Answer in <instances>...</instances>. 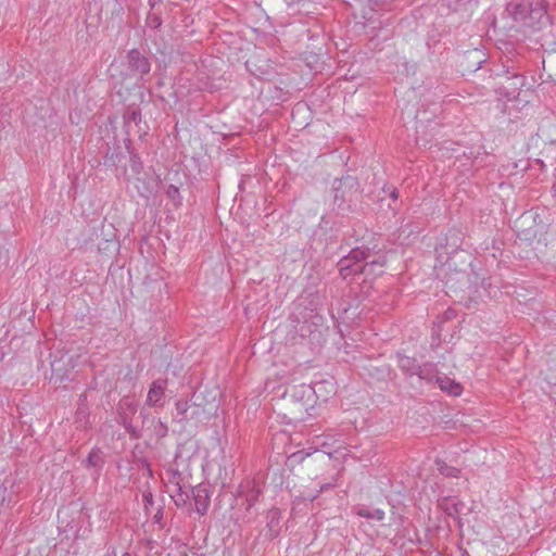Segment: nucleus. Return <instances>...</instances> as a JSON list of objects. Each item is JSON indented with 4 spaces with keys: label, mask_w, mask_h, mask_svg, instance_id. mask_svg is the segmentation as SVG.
Masks as SVG:
<instances>
[{
    "label": "nucleus",
    "mask_w": 556,
    "mask_h": 556,
    "mask_svg": "<svg viewBox=\"0 0 556 556\" xmlns=\"http://www.w3.org/2000/svg\"><path fill=\"white\" fill-rule=\"evenodd\" d=\"M384 264V256L371 254L368 248H355L339 261L338 267L344 279L358 274L368 279L380 276Z\"/></svg>",
    "instance_id": "1"
},
{
    "label": "nucleus",
    "mask_w": 556,
    "mask_h": 556,
    "mask_svg": "<svg viewBox=\"0 0 556 556\" xmlns=\"http://www.w3.org/2000/svg\"><path fill=\"white\" fill-rule=\"evenodd\" d=\"M507 14L521 27L531 31L542 28L547 20L546 11L540 0H515L506 5Z\"/></svg>",
    "instance_id": "2"
},
{
    "label": "nucleus",
    "mask_w": 556,
    "mask_h": 556,
    "mask_svg": "<svg viewBox=\"0 0 556 556\" xmlns=\"http://www.w3.org/2000/svg\"><path fill=\"white\" fill-rule=\"evenodd\" d=\"M117 421L122 425L127 433L132 439H139L142 437V428L146 420L149 418V414L143 409L140 410L139 417L142 418V424L138 425L135 422V416L138 410V403L134 397L124 396L117 404Z\"/></svg>",
    "instance_id": "3"
},
{
    "label": "nucleus",
    "mask_w": 556,
    "mask_h": 556,
    "mask_svg": "<svg viewBox=\"0 0 556 556\" xmlns=\"http://www.w3.org/2000/svg\"><path fill=\"white\" fill-rule=\"evenodd\" d=\"M50 357L52 378L60 382L70 379L72 370H74L80 362V355L68 351H55L50 354Z\"/></svg>",
    "instance_id": "4"
},
{
    "label": "nucleus",
    "mask_w": 556,
    "mask_h": 556,
    "mask_svg": "<svg viewBox=\"0 0 556 556\" xmlns=\"http://www.w3.org/2000/svg\"><path fill=\"white\" fill-rule=\"evenodd\" d=\"M357 182L351 176L341 179H334L332 184L333 205L338 208H343L344 204L351 199L349 195L353 190L356 191Z\"/></svg>",
    "instance_id": "5"
},
{
    "label": "nucleus",
    "mask_w": 556,
    "mask_h": 556,
    "mask_svg": "<svg viewBox=\"0 0 556 556\" xmlns=\"http://www.w3.org/2000/svg\"><path fill=\"white\" fill-rule=\"evenodd\" d=\"M128 71L144 80V76L150 73L151 64L149 59L140 51L132 49L127 53Z\"/></svg>",
    "instance_id": "6"
},
{
    "label": "nucleus",
    "mask_w": 556,
    "mask_h": 556,
    "mask_svg": "<svg viewBox=\"0 0 556 556\" xmlns=\"http://www.w3.org/2000/svg\"><path fill=\"white\" fill-rule=\"evenodd\" d=\"M167 379L154 380L148 391L146 405L149 407H163L165 405Z\"/></svg>",
    "instance_id": "7"
},
{
    "label": "nucleus",
    "mask_w": 556,
    "mask_h": 556,
    "mask_svg": "<svg viewBox=\"0 0 556 556\" xmlns=\"http://www.w3.org/2000/svg\"><path fill=\"white\" fill-rule=\"evenodd\" d=\"M397 366L407 376L427 377V367H421L414 357L397 353Z\"/></svg>",
    "instance_id": "8"
},
{
    "label": "nucleus",
    "mask_w": 556,
    "mask_h": 556,
    "mask_svg": "<svg viewBox=\"0 0 556 556\" xmlns=\"http://www.w3.org/2000/svg\"><path fill=\"white\" fill-rule=\"evenodd\" d=\"M261 492V489L253 481H247L244 484L240 485L239 495L244 498L247 510H250L255 505Z\"/></svg>",
    "instance_id": "9"
},
{
    "label": "nucleus",
    "mask_w": 556,
    "mask_h": 556,
    "mask_svg": "<svg viewBox=\"0 0 556 556\" xmlns=\"http://www.w3.org/2000/svg\"><path fill=\"white\" fill-rule=\"evenodd\" d=\"M192 496L194 500L195 510L204 515L210 506V494L208 490L199 484L192 489Z\"/></svg>",
    "instance_id": "10"
},
{
    "label": "nucleus",
    "mask_w": 556,
    "mask_h": 556,
    "mask_svg": "<svg viewBox=\"0 0 556 556\" xmlns=\"http://www.w3.org/2000/svg\"><path fill=\"white\" fill-rule=\"evenodd\" d=\"M439 506L448 516L456 517L463 511L465 504L456 497L446 496L439 500Z\"/></svg>",
    "instance_id": "11"
},
{
    "label": "nucleus",
    "mask_w": 556,
    "mask_h": 556,
    "mask_svg": "<svg viewBox=\"0 0 556 556\" xmlns=\"http://www.w3.org/2000/svg\"><path fill=\"white\" fill-rule=\"evenodd\" d=\"M507 85H503L505 89V96L508 99L515 98L518 90H520L525 85V77L519 74H513L511 76L506 77Z\"/></svg>",
    "instance_id": "12"
},
{
    "label": "nucleus",
    "mask_w": 556,
    "mask_h": 556,
    "mask_svg": "<svg viewBox=\"0 0 556 556\" xmlns=\"http://www.w3.org/2000/svg\"><path fill=\"white\" fill-rule=\"evenodd\" d=\"M539 136H541L544 140L554 143L556 142V118L555 119H544L539 127Z\"/></svg>",
    "instance_id": "13"
},
{
    "label": "nucleus",
    "mask_w": 556,
    "mask_h": 556,
    "mask_svg": "<svg viewBox=\"0 0 556 556\" xmlns=\"http://www.w3.org/2000/svg\"><path fill=\"white\" fill-rule=\"evenodd\" d=\"M437 383L439 384L440 389L442 391L447 392L451 395H459L462 393V386L454 380L450 379L448 377H437Z\"/></svg>",
    "instance_id": "14"
},
{
    "label": "nucleus",
    "mask_w": 556,
    "mask_h": 556,
    "mask_svg": "<svg viewBox=\"0 0 556 556\" xmlns=\"http://www.w3.org/2000/svg\"><path fill=\"white\" fill-rule=\"evenodd\" d=\"M103 464L104 458L102 452L99 448H92L87 459L85 460V466L87 468H94L97 475H99V470L102 468Z\"/></svg>",
    "instance_id": "15"
},
{
    "label": "nucleus",
    "mask_w": 556,
    "mask_h": 556,
    "mask_svg": "<svg viewBox=\"0 0 556 556\" xmlns=\"http://www.w3.org/2000/svg\"><path fill=\"white\" fill-rule=\"evenodd\" d=\"M356 514L361 517L374 519L377 521H381L384 518V511L380 508L370 509L366 506H359L356 510Z\"/></svg>",
    "instance_id": "16"
},
{
    "label": "nucleus",
    "mask_w": 556,
    "mask_h": 556,
    "mask_svg": "<svg viewBox=\"0 0 556 556\" xmlns=\"http://www.w3.org/2000/svg\"><path fill=\"white\" fill-rule=\"evenodd\" d=\"M123 118L126 125H129L130 123L138 125L141 122V111L140 109L130 105L126 109Z\"/></svg>",
    "instance_id": "17"
},
{
    "label": "nucleus",
    "mask_w": 556,
    "mask_h": 556,
    "mask_svg": "<svg viewBox=\"0 0 556 556\" xmlns=\"http://www.w3.org/2000/svg\"><path fill=\"white\" fill-rule=\"evenodd\" d=\"M312 391V388L305 384H301L299 387H293L290 391L285 393V399L291 396L292 399L302 400L306 395H308Z\"/></svg>",
    "instance_id": "18"
},
{
    "label": "nucleus",
    "mask_w": 556,
    "mask_h": 556,
    "mask_svg": "<svg viewBox=\"0 0 556 556\" xmlns=\"http://www.w3.org/2000/svg\"><path fill=\"white\" fill-rule=\"evenodd\" d=\"M177 492L172 495L176 506L180 507L186 505L187 501L189 500V495L182 491V488L180 486L179 482H176Z\"/></svg>",
    "instance_id": "19"
},
{
    "label": "nucleus",
    "mask_w": 556,
    "mask_h": 556,
    "mask_svg": "<svg viewBox=\"0 0 556 556\" xmlns=\"http://www.w3.org/2000/svg\"><path fill=\"white\" fill-rule=\"evenodd\" d=\"M438 470L446 477H457L459 470L455 467L446 465L444 462L437 460Z\"/></svg>",
    "instance_id": "20"
},
{
    "label": "nucleus",
    "mask_w": 556,
    "mask_h": 556,
    "mask_svg": "<svg viewBox=\"0 0 556 556\" xmlns=\"http://www.w3.org/2000/svg\"><path fill=\"white\" fill-rule=\"evenodd\" d=\"M190 408V405L187 401L179 400L176 402V412L177 417H179L180 420L188 419L187 413Z\"/></svg>",
    "instance_id": "21"
},
{
    "label": "nucleus",
    "mask_w": 556,
    "mask_h": 556,
    "mask_svg": "<svg viewBox=\"0 0 556 556\" xmlns=\"http://www.w3.org/2000/svg\"><path fill=\"white\" fill-rule=\"evenodd\" d=\"M308 455L309 454L304 451H298L288 457L287 465L294 466L295 464H301Z\"/></svg>",
    "instance_id": "22"
},
{
    "label": "nucleus",
    "mask_w": 556,
    "mask_h": 556,
    "mask_svg": "<svg viewBox=\"0 0 556 556\" xmlns=\"http://www.w3.org/2000/svg\"><path fill=\"white\" fill-rule=\"evenodd\" d=\"M279 518H280V513L278 509H271L268 511V515H267V519H268V522H267V526L269 527V530L274 532L275 530V527L278 526L279 523Z\"/></svg>",
    "instance_id": "23"
},
{
    "label": "nucleus",
    "mask_w": 556,
    "mask_h": 556,
    "mask_svg": "<svg viewBox=\"0 0 556 556\" xmlns=\"http://www.w3.org/2000/svg\"><path fill=\"white\" fill-rule=\"evenodd\" d=\"M441 324H442V321H440L439 324H434V326L432 328V336H431L432 337V342H431L432 346L433 345L438 346L440 344V341H441V339H440V337H441V333H440V331H441Z\"/></svg>",
    "instance_id": "24"
},
{
    "label": "nucleus",
    "mask_w": 556,
    "mask_h": 556,
    "mask_svg": "<svg viewBox=\"0 0 556 556\" xmlns=\"http://www.w3.org/2000/svg\"><path fill=\"white\" fill-rule=\"evenodd\" d=\"M162 24V20L156 14H149L147 17V25L152 28H157Z\"/></svg>",
    "instance_id": "25"
},
{
    "label": "nucleus",
    "mask_w": 556,
    "mask_h": 556,
    "mask_svg": "<svg viewBox=\"0 0 556 556\" xmlns=\"http://www.w3.org/2000/svg\"><path fill=\"white\" fill-rule=\"evenodd\" d=\"M154 431H155V434L159 438H164L167 434L168 428H167V426L164 422H162L159 419L157 422H156V426L154 428Z\"/></svg>",
    "instance_id": "26"
},
{
    "label": "nucleus",
    "mask_w": 556,
    "mask_h": 556,
    "mask_svg": "<svg viewBox=\"0 0 556 556\" xmlns=\"http://www.w3.org/2000/svg\"><path fill=\"white\" fill-rule=\"evenodd\" d=\"M422 367H427L426 369V375L427 377H419L420 379H425V380H432V378H437L438 376L434 375V366L432 364H426L424 365Z\"/></svg>",
    "instance_id": "27"
},
{
    "label": "nucleus",
    "mask_w": 556,
    "mask_h": 556,
    "mask_svg": "<svg viewBox=\"0 0 556 556\" xmlns=\"http://www.w3.org/2000/svg\"><path fill=\"white\" fill-rule=\"evenodd\" d=\"M336 486V483L334 482H329V483H324L319 486V490L317 491L318 493H323V492H326L328 490H331Z\"/></svg>",
    "instance_id": "28"
},
{
    "label": "nucleus",
    "mask_w": 556,
    "mask_h": 556,
    "mask_svg": "<svg viewBox=\"0 0 556 556\" xmlns=\"http://www.w3.org/2000/svg\"><path fill=\"white\" fill-rule=\"evenodd\" d=\"M384 191H389V195L392 200H397L399 198V191L396 188L389 187L388 190L383 189Z\"/></svg>",
    "instance_id": "29"
},
{
    "label": "nucleus",
    "mask_w": 556,
    "mask_h": 556,
    "mask_svg": "<svg viewBox=\"0 0 556 556\" xmlns=\"http://www.w3.org/2000/svg\"><path fill=\"white\" fill-rule=\"evenodd\" d=\"M7 493H8V489L4 484H1L0 485V505L3 504L4 500H5V496H7Z\"/></svg>",
    "instance_id": "30"
},
{
    "label": "nucleus",
    "mask_w": 556,
    "mask_h": 556,
    "mask_svg": "<svg viewBox=\"0 0 556 556\" xmlns=\"http://www.w3.org/2000/svg\"><path fill=\"white\" fill-rule=\"evenodd\" d=\"M167 193L169 198L174 199L179 193V190L177 187L170 185Z\"/></svg>",
    "instance_id": "31"
},
{
    "label": "nucleus",
    "mask_w": 556,
    "mask_h": 556,
    "mask_svg": "<svg viewBox=\"0 0 556 556\" xmlns=\"http://www.w3.org/2000/svg\"><path fill=\"white\" fill-rule=\"evenodd\" d=\"M143 497L147 503H149V504L152 503V494L151 493L143 494Z\"/></svg>",
    "instance_id": "32"
},
{
    "label": "nucleus",
    "mask_w": 556,
    "mask_h": 556,
    "mask_svg": "<svg viewBox=\"0 0 556 556\" xmlns=\"http://www.w3.org/2000/svg\"><path fill=\"white\" fill-rule=\"evenodd\" d=\"M453 316H454V312L453 311L448 309V311L445 312V319H450Z\"/></svg>",
    "instance_id": "33"
},
{
    "label": "nucleus",
    "mask_w": 556,
    "mask_h": 556,
    "mask_svg": "<svg viewBox=\"0 0 556 556\" xmlns=\"http://www.w3.org/2000/svg\"><path fill=\"white\" fill-rule=\"evenodd\" d=\"M316 497H317V495H309V496H307V500L309 502H313Z\"/></svg>",
    "instance_id": "34"
},
{
    "label": "nucleus",
    "mask_w": 556,
    "mask_h": 556,
    "mask_svg": "<svg viewBox=\"0 0 556 556\" xmlns=\"http://www.w3.org/2000/svg\"><path fill=\"white\" fill-rule=\"evenodd\" d=\"M179 477V473L177 471L174 472V478Z\"/></svg>",
    "instance_id": "35"
},
{
    "label": "nucleus",
    "mask_w": 556,
    "mask_h": 556,
    "mask_svg": "<svg viewBox=\"0 0 556 556\" xmlns=\"http://www.w3.org/2000/svg\"><path fill=\"white\" fill-rule=\"evenodd\" d=\"M123 556H131L129 553H125Z\"/></svg>",
    "instance_id": "36"
}]
</instances>
